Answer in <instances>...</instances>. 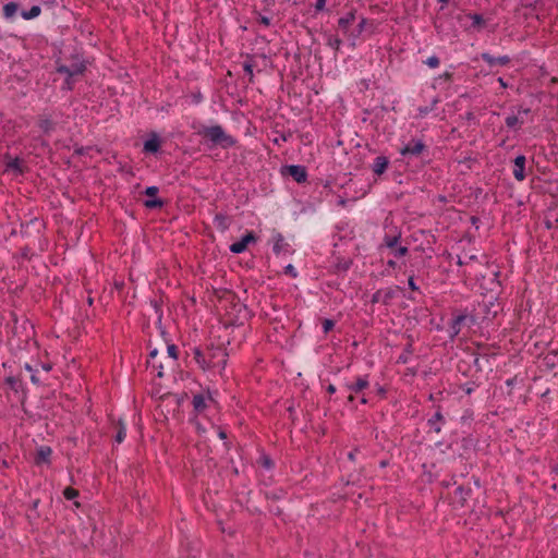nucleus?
Segmentation results:
<instances>
[{"instance_id": "nucleus-1", "label": "nucleus", "mask_w": 558, "mask_h": 558, "mask_svg": "<svg viewBox=\"0 0 558 558\" xmlns=\"http://www.w3.org/2000/svg\"><path fill=\"white\" fill-rule=\"evenodd\" d=\"M193 356L202 369H217L220 374L225 369L228 361V353L226 349L220 345L207 347L205 350L194 348Z\"/></svg>"}, {"instance_id": "nucleus-2", "label": "nucleus", "mask_w": 558, "mask_h": 558, "mask_svg": "<svg viewBox=\"0 0 558 558\" xmlns=\"http://www.w3.org/2000/svg\"><path fill=\"white\" fill-rule=\"evenodd\" d=\"M197 134L210 141L214 146H220L221 148H230L236 143V141L231 135L227 134L223 128L219 124L211 126L204 125L197 131Z\"/></svg>"}, {"instance_id": "nucleus-3", "label": "nucleus", "mask_w": 558, "mask_h": 558, "mask_svg": "<svg viewBox=\"0 0 558 558\" xmlns=\"http://www.w3.org/2000/svg\"><path fill=\"white\" fill-rule=\"evenodd\" d=\"M69 64L57 63V72L70 76L82 75L86 71V63L78 53H73L69 58Z\"/></svg>"}, {"instance_id": "nucleus-4", "label": "nucleus", "mask_w": 558, "mask_h": 558, "mask_svg": "<svg viewBox=\"0 0 558 558\" xmlns=\"http://www.w3.org/2000/svg\"><path fill=\"white\" fill-rule=\"evenodd\" d=\"M498 308L499 304H495L494 302H482L475 310V314L470 316V320L472 323H476L478 318L482 320H492L497 316Z\"/></svg>"}, {"instance_id": "nucleus-5", "label": "nucleus", "mask_w": 558, "mask_h": 558, "mask_svg": "<svg viewBox=\"0 0 558 558\" xmlns=\"http://www.w3.org/2000/svg\"><path fill=\"white\" fill-rule=\"evenodd\" d=\"M401 239V233L396 232L395 234H385L384 244L386 247L391 248L395 257L405 256L409 252L407 246L399 245L398 243Z\"/></svg>"}, {"instance_id": "nucleus-6", "label": "nucleus", "mask_w": 558, "mask_h": 558, "mask_svg": "<svg viewBox=\"0 0 558 558\" xmlns=\"http://www.w3.org/2000/svg\"><path fill=\"white\" fill-rule=\"evenodd\" d=\"M401 287L396 286L395 288H388L386 290H377L372 295V303H384L385 305L390 304V302L397 296V293L401 291Z\"/></svg>"}, {"instance_id": "nucleus-7", "label": "nucleus", "mask_w": 558, "mask_h": 558, "mask_svg": "<svg viewBox=\"0 0 558 558\" xmlns=\"http://www.w3.org/2000/svg\"><path fill=\"white\" fill-rule=\"evenodd\" d=\"M283 174H288L293 178L298 183H303L307 180V171L304 166L290 165L283 168Z\"/></svg>"}, {"instance_id": "nucleus-8", "label": "nucleus", "mask_w": 558, "mask_h": 558, "mask_svg": "<svg viewBox=\"0 0 558 558\" xmlns=\"http://www.w3.org/2000/svg\"><path fill=\"white\" fill-rule=\"evenodd\" d=\"M531 112L530 108L520 107L518 109V114H510L506 118L505 123L508 129L519 130L521 125L524 123L522 114L526 116Z\"/></svg>"}, {"instance_id": "nucleus-9", "label": "nucleus", "mask_w": 558, "mask_h": 558, "mask_svg": "<svg viewBox=\"0 0 558 558\" xmlns=\"http://www.w3.org/2000/svg\"><path fill=\"white\" fill-rule=\"evenodd\" d=\"M426 149V145L421 140L410 141L401 150L400 154L403 156H418Z\"/></svg>"}, {"instance_id": "nucleus-10", "label": "nucleus", "mask_w": 558, "mask_h": 558, "mask_svg": "<svg viewBox=\"0 0 558 558\" xmlns=\"http://www.w3.org/2000/svg\"><path fill=\"white\" fill-rule=\"evenodd\" d=\"M256 241V236L253 232H247L240 241L234 242L230 245V251L234 254L243 253L250 243Z\"/></svg>"}, {"instance_id": "nucleus-11", "label": "nucleus", "mask_w": 558, "mask_h": 558, "mask_svg": "<svg viewBox=\"0 0 558 558\" xmlns=\"http://www.w3.org/2000/svg\"><path fill=\"white\" fill-rule=\"evenodd\" d=\"M481 58L484 62H486L490 68L500 65L505 66L510 63V58L508 56L494 57L488 52H484L481 54Z\"/></svg>"}, {"instance_id": "nucleus-12", "label": "nucleus", "mask_w": 558, "mask_h": 558, "mask_svg": "<svg viewBox=\"0 0 558 558\" xmlns=\"http://www.w3.org/2000/svg\"><path fill=\"white\" fill-rule=\"evenodd\" d=\"M446 423V420L440 411V408L438 407L435 414L428 418L427 425L432 430L439 434L441 432V426Z\"/></svg>"}, {"instance_id": "nucleus-13", "label": "nucleus", "mask_w": 558, "mask_h": 558, "mask_svg": "<svg viewBox=\"0 0 558 558\" xmlns=\"http://www.w3.org/2000/svg\"><path fill=\"white\" fill-rule=\"evenodd\" d=\"M525 156L519 155L514 159V169H513V177L518 181H523L525 179L524 168H525Z\"/></svg>"}, {"instance_id": "nucleus-14", "label": "nucleus", "mask_w": 558, "mask_h": 558, "mask_svg": "<svg viewBox=\"0 0 558 558\" xmlns=\"http://www.w3.org/2000/svg\"><path fill=\"white\" fill-rule=\"evenodd\" d=\"M389 166V159L386 156H378L374 159L373 165L371 166L372 171L376 175H381L385 173Z\"/></svg>"}, {"instance_id": "nucleus-15", "label": "nucleus", "mask_w": 558, "mask_h": 558, "mask_svg": "<svg viewBox=\"0 0 558 558\" xmlns=\"http://www.w3.org/2000/svg\"><path fill=\"white\" fill-rule=\"evenodd\" d=\"M470 319V316L468 314H459L454 316L450 323V337L454 338L458 336L461 331V325L466 320Z\"/></svg>"}, {"instance_id": "nucleus-16", "label": "nucleus", "mask_w": 558, "mask_h": 558, "mask_svg": "<svg viewBox=\"0 0 558 558\" xmlns=\"http://www.w3.org/2000/svg\"><path fill=\"white\" fill-rule=\"evenodd\" d=\"M368 386H369V381H368L367 376H363V377H357L354 383L347 384L345 388L351 392L360 393L363 390H365L366 388H368Z\"/></svg>"}, {"instance_id": "nucleus-17", "label": "nucleus", "mask_w": 558, "mask_h": 558, "mask_svg": "<svg viewBox=\"0 0 558 558\" xmlns=\"http://www.w3.org/2000/svg\"><path fill=\"white\" fill-rule=\"evenodd\" d=\"M51 453H52V450L49 446L39 447L36 452V456H35V463L36 464L50 463Z\"/></svg>"}, {"instance_id": "nucleus-18", "label": "nucleus", "mask_w": 558, "mask_h": 558, "mask_svg": "<svg viewBox=\"0 0 558 558\" xmlns=\"http://www.w3.org/2000/svg\"><path fill=\"white\" fill-rule=\"evenodd\" d=\"M160 144L161 142L158 135L156 133H153L151 137L144 143V151L156 154L160 148Z\"/></svg>"}, {"instance_id": "nucleus-19", "label": "nucleus", "mask_w": 558, "mask_h": 558, "mask_svg": "<svg viewBox=\"0 0 558 558\" xmlns=\"http://www.w3.org/2000/svg\"><path fill=\"white\" fill-rule=\"evenodd\" d=\"M355 20V11L354 10H351L350 12H348L344 16L340 17L339 21H338V27L344 33L347 34L348 31H349V27L350 25L354 22Z\"/></svg>"}, {"instance_id": "nucleus-20", "label": "nucleus", "mask_w": 558, "mask_h": 558, "mask_svg": "<svg viewBox=\"0 0 558 558\" xmlns=\"http://www.w3.org/2000/svg\"><path fill=\"white\" fill-rule=\"evenodd\" d=\"M544 365L549 369L558 367V351L548 352L543 359Z\"/></svg>"}, {"instance_id": "nucleus-21", "label": "nucleus", "mask_w": 558, "mask_h": 558, "mask_svg": "<svg viewBox=\"0 0 558 558\" xmlns=\"http://www.w3.org/2000/svg\"><path fill=\"white\" fill-rule=\"evenodd\" d=\"M471 493H472L471 487H469V486L465 487L464 485H459L454 490V494H456V496L459 497V501L461 502L462 506L468 500Z\"/></svg>"}, {"instance_id": "nucleus-22", "label": "nucleus", "mask_w": 558, "mask_h": 558, "mask_svg": "<svg viewBox=\"0 0 558 558\" xmlns=\"http://www.w3.org/2000/svg\"><path fill=\"white\" fill-rule=\"evenodd\" d=\"M7 170L14 171L16 174H23L25 169L22 166V160L20 158H14L7 163Z\"/></svg>"}, {"instance_id": "nucleus-23", "label": "nucleus", "mask_w": 558, "mask_h": 558, "mask_svg": "<svg viewBox=\"0 0 558 558\" xmlns=\"http://www.w3.org/2000/svg\"><path fill=\"white\" fill-rule=\"evenodd\" d=\"M19 10V4L16 2H9L7 4L3 5V16L7 19V20H11L14 17V15L16 14Z\"/></svg>"}, {"instance_id": "nucleus-24", "label": "nucleus", "mask_w": 558, "mask_h": 558, "mask_svg": "<svg viewBox=\"0 0 558 558\" xmlns=\"http://www.w3.org/2000/svg\"><path fill=\"white\" fill-rule=\"evenodd\" d=\"M157 354H158L157 349H154L153 351H150V353H149L150 360L148 361V364L151 365L153 368L158 369V374H157L158 377H162L163 376V373H162L163 365H162V363H156L155 359H156Z\"/></svg>"}, {"instance_id": "nucleus-25", "label": "nucleus", "mask_w": 558, "mask_h": 558, "mask_svg": "<svg viewBox=\"0 0 558 558\" xmlns=\"http://www.w3.org/2000/svg\"><path fill=\"white\" fill-rule=\"evenodd\" d=\"M40 12H41V9L39 5H33L29 10L22 11L21 15L24 20H32V19L37 17L40 14Z\"/></svg>"}, {"instance_id": "nucleus-26", "label": "nucleus", "mask_w": 558, "mask_h": 558, "mask_svg": "<svg viewBox=\"0 0 558 558\" xmlns=\"http://www.w3.org/2000/svg\"><path fill=\"white\" fill-rule=\"evenodd\" d=\"M192 403H193L194 410L196 412H202L206 408V402H205V398L203 395H195L193 397Z\"/></svg>"}, {"instance_id": "nucleus-27", "label": "nucleus", "mask_w": 558, "mask_h": 558, "mask_svg": "<svg viewBox=\"0 0 558 558\" xmlns=\"http://www.w3.org/2000/svg\"><path fill=\"white\" fill-rule=\"evenodd\" d=\"M235 300V295L232 294V293H229V296L227 298V301H230V303L232 304V310L238 314H240L242 311H245L246 310V306L244 304H242L241 302H234Z\"/></svg>"}, {"instance_id": "nucleus-28", "label": "nucleus", "mask_w": 558, "mask_h": 558, "mask_svg": "<svg viewBox=\"0 0 558 558\" xmlns=\"http://www.w3.org/2000/svg\"><path fill=\"white\" fill-rule=\"evenodd\" d=\"M342 40L338 36L328 35L327 36V46L332 48L336 52L339 51Z\"/></svg>"}, {"instance_id": "nucleus-29", "label": "nucleus", "mask_w": 558, "mask_h": 558, "mask_svg": "<svg viewBox=\"0 0 558 558\" xmlns=\"http://www.w3.org/2000/svg\"><path fill=\"white\" fill-rule=\"evenodd\" d=\"M468 16L473 21L472 26L475 28H481L485 25V20L481 14L470 13Z\"/></svg>"}, {"instance_id": "nucleus-30", "label": "nucleus", "mask_w": 558, "mask_h": 558, "mask_svg": "<svg viewBox=\"0 0 558 558\" xmlns=\"http://www.w3.org/2000/svg\"><path fill=\"white\" fill-rule=\"evenodd\" d=\"M165 202L160 198L146 199L144 206L148 209L161 208Z\"/></svg>"}, {"instance_id": "nucleus-31", "label": "nucleus", "mask_w": 558, "mask_h": 558, "mask_svg": "<svg viewBox=\"0 0 558 558\" xmlns=\"http://www.w3.org/2000/svg\"><path fill=\"white\" fill-rule=\"evenodd\" d=\"M125 435H126V433H125V425H124V424H123V422L120 420V421L118 422V432H117V435H116V437H114L116 441H117L118 444H121V442L124 440Z\"/></svg>"}, {"instance_id": "nucleus-32", "label": "nucleus", "mask_w": 558, "mask_h": 558, "mask_svg": "<svg viewBox=\"0 0 558 558\" xmlns=\"http://www.w3.org/2000/svg\"><path fill=\"white\" fill-rule=\"evenodd\" d=\"M215 222H216L217 227H218L220 230H222V231L227 230V229H228V227H229V223H228V219H227V217H226V216H223V215H220V214H219V215H216V217H215Z\"/></svg>"}, {"instance_id": "nucleus-33", "label": "nucleus", "mask_w": 558, "mask_h": 558, "mask_svg": "<svg viewBox=\"0 0 558 558\" xmlns=\"http://www.w3.org/2000/svg\"><path fill=\"white\" fill-rule=\"evenodd\" d=\"M149 305L155 313L158 323H161L162 312L157 300H150Z\"/></svg>"}, {"instance_id": "nucleus-34", "label": "nucleus", "mask_w": 558, "mask_h": 558, "mask_svg": "<svg viewBox=\"0 0 558 558\" xmlns=\"http://www.w3.org/2000/svg\"><path fill=\"white\" fill-rule=\"evenodd\" d=\"M253 66H254V64L252 63L251 59L246 60L243 63V70L248 75V81L250 82H253V77H254Z\"/></svg>"}, {"instance_id": "nucleus-35", "label": "nucleus", "mask_w": 558, "mask_h": 558, "mask_svg": "<svg viewBox=\"0 0 558 558\" xmlns=\"http://www.w3.org/2000/svg\"><path fill=\"white\" fill-rule=\"evenodd\" d=\"M63 496L68 500H73V499H75L78 496V490H76V489H74L72 487H66L63 490Z\"/></svg>"}, {"instance_id": "nucleus-36", "label": "nucleus", "mask_w": 558, "mask_h": 558, "mask_svg": "<svg viewBox=\"0 0 558 558\" xmlns=\"http://www.w3.org/2000/svg\"><path fill=\"white\" fill-rule=\"evenodd\" d=\"M53 122L49 119H45V120H41L40 123H39V128L45 132V133H49L50 131L53 130Z\"/></svg>"}, {"instance_id": "nucleus-37", "label": "nucleus", "mask_w": 558, "mask_h": 558, "mask_svg": "<svg viewBox=\"0 0 558 558\" xmlns=\"http://www.w3.org/2000/svg\"><path fill=\"white\" fill-rule=\"evenodd\" d=\"M282 242H283V236L281 234H278L277 235V240L272 246V251L275 252V254L279 255L281 250H282Z\"/></svg>"}, {"instance_id": "nucleus-38", "label": "nucleus", "mask_w": 558, "mask_h": 558, "mask_svg": "<svg viewBox=\"0 0 558 558\" xmlns=\"http://www.w3.org/2000/svg\"><path fill=\"white\" fill-rule=\"evenodd\" d=\"M335 327V322L332 319L325 318L323 320V330L325 333H328Z\"/></svg>"}, {"instance_id": "nucleus-39", "label": "nucleus", "mask_w": 558, "mask_h": 558, "mask_svg": "<svg viewBox=\"0 0 558 558\" xmlns=\"http://www.w3.org/2000/svg\"><path fill=\"white\" fill-rule=\"evenodd\" d=\"M167 351H168V355L170 357H172L173 360H177L178 359V353H179V350L177 348V345L174 344H169L168 348H167Z\"/></svg>"}, {"instance_id": "nucleus-40", "label": "nucleus", "mask_w": 558, "mask_h": 558, "mask_svg": "<svg viewBox=\"0 0 558 558\" xmlns=\"http://www.w3.org/2000/svg\"><path fill=\"white\" fill-rule=\"evenodd\" d=\"M74 76L66 75L63 84V89L72 90L74 86Z\"/></svg>"}, {"instance_id": "nucleus-41", "label": "nucleus", "mask_w": 558, "mask_h": 558, "mask_svg": "<svg viewBox=\"0 0 558 558\" xmlns=\"http://www.w3.org/2000/svg\"><path fill=\"white\" fill-rule=\"evenodd\" d=\"M425 63L429 66V68H437L439 65V58L436 57V56H432L429 57Z\"/></svg>"}, {"instance_id": "nucleus-42", "label": "nucleus", "mask_w": 558, "mask_h": 558, "mask_svg": "<svg viewBox=\"0 0 558 558\" xmlns=\"http://www.w3.org/2000/svg\"><path fill=\"white\" fill-rule=\"evenodd\" d=\"M477 260V257L476 255H469L466 256L464 259H462L461 257L458 258V265L462 266V265H466L469 264L470 262H475Z\"/></svg>"}, {"instance_id": "nucleus-43", "label": "nucleus", "mask_w": 558, "mask_h": 558, "mask_svg": "<svg viewBox=\"0 0 558 558\" xmlns=\"http://www.w3.org/2000/svg\"><path fill=\"white\" fill-rule=\"evenodd\" d=\"M158 191H159V189L157 186L153 185V186L146 187L144 193H145V195H147L149 197H154L158 194Z\"/></svg>"}, {"instance_id": "nucleus-44", "label": "nucleus", "mask_w": 558, "mask_h": 558, "mask_svg": "<svg viewBox=\"0 0 558 558\" xmlns=\"http://www.w3.org/2000/svg\"><path fill=\"white\" fill-rule=\"evenodd\" d=\"M351 264H352L351 260H344V262L338 263L337 269L341 270V271H347L350 268Z\"/></svg>"}, {"instance_id": "nucleus-45", "label": "nucleus", "mask_w": 558, "mask_h": 558, "mask_svg": "<svg viewBox=\"0 0 558 558\" xmlns=\"http://www.w3.org/2000/svg\"><path fill=\"white\" fill-rule=\"evenodd\" d=\"M284 274L290 275L293 278H295L298 276L295 268L291 264H289L284 267Z\"/></svg>"}, {"instance_id": "nucleus-46", "label": "nucleus", "mask_w": 558, "mask_h": 558, "mask_svg": "<svg viewBox=\"0 0 558 558\" xmlns=\"http://www.w3.org/2000/svg\"><path fill=\"white\" fill-rule=\"evenodd\" d=\"M366 23H367V20L364 17L360 21V23L357 24L356 34L354 35V37L359 36L363 32Z\"/></svg>"}, {"instance_id": "nucleus-47", "label": "nucleus", "mask_w": 558, "mask_h": 558, "mask_svg": "<svg viewBox=\"0 0 558 558\" xmlns=\"http://www.w3.org/2000/svg\"><path fill=\"white\" fill-rule=\"evenodd\" d=\"M408 284H409V288L412 290V291H417L418 290V287L416 286L415 281H414V278L413 276H410L409 279H408Z\"/></svg>"}, {"instance_id": "nucleus-48", "label": "nucleus", "mask_w": 558, "mask_h": 558, "mask_svg": "<svg viewBox=\"0 0 558 558\" xmlns=\"http://www.w3.org/2000/svg\"><path fill=\"white\" fill-rule=\"evenodd\" d=\"M327 0H316L315 9L316 11H323L325 9Z\"/></svg>"}, {"instance_id": "nucleus-49", "label": "nucleus", "mask_w": 558, "mask_h": 558, "mask_svg": "<svg viewBox=\"0 0 558 558\" xmlns=\"http://www.w3.org/2000/svg\"><path fill=\"white\" fill-rule=\"evenodd\" d=\"M7 384L12 388V389H16L15 386H16V383H17V379L15 377H8L5 379Z\"/></svg>"}, {"instance_id": "nucleus-50", "label": "nucleus", "mask_w": 558, "mask_h": 558, "mask_svg": "<svg viewBox=\"0 0 558 558\" xmlns=\"http://www.w3.org/2000/svg\"><path fill=\"white\" fill-rule=\"evenodd\" d=\"M269 511L272 512L276 515H280L281 514V509L279 507H275V508L270 507Z\"/></svg>"}, {"instance_id": "nucleus-51", "label": "nucleus", "mask_w": 558, "mask_h": 558, "mask_svg": "<svg viewBox=\"0 0 558 558\" xmlns=\"http://www.w3.org/2000/svg\"><path fill=\"white\" fill-rule=\"evenodd\" d=\"M357 449H354L353 451L349 452L348 453V458L351 460V461H354L355 460V453H356Z\"/></svg>"}, {"instance_id": "nucleus-52", "label": "nucleus", "mask_w": 558, "mask_h": 558, "mask_svg": "<svg viewBox=\"0 0 558 558\" xmlns=\"http://www.w3.org/2000/svg\"><path fill=\"white\" fill-rule=\"evenodd\" d=\"M31 380L33 384L35 385H38L39 384V378L33 373L32 376H31Z\"/></svg>"}, {"instance_id": "nucleus-53", "label": "nucleus", "mask_w": 558, "mask_h": 558, "mask_svg": "<svg viewBox=\"0 0 558 558\" xmlns=\"http://www.w3.org/2000/svg\"><path fill=\"white\" fill-rule=\"evenodd\" d=\"M327 391H328L330 395H332V393H335V392H336V387H335L332 384H330V385H328V387H327Z\"/></svg>"}, {"instance_id": "nucleus-54", "label": "nucleus", "mask_w": 558, "mask_h": 558, "mask_svg": "<svg viewBox=\"0 0 558 558\" xmlns=\"http://www.w3.org/2000/svg\"><path fill=\"white\" fill-rule=\"evenodd\" d=\"M260 22L267 26L270 24V20L267 16H262Z\"/></svg>"}, {"instance_id": "nucleus-55", "label": "nucleus", "mask_w": 558, "mask_h": 558, "mask_svg": "<svg viewBox=\"0 0 558 558\" xmlns=\"http://www.w3.org/2000/svg\"><path fill=\"white\" fill-rule=\"evenodd\" d=\"M465 119H466L468 121H471V120H474V119H475V116H474V113H473V112H468V113L465 114Z\"/></svg>"}, {"instance_id": "nucleus-56", "label": "nucleus", "mask_w": 558, "mask_h": 558, "mask_svg": "<svg viewBox=\"0 0 558 558\" xmlns=\"http://www.w3.org/2000/svg\"><path fill=\"white\" fill-rule=\"evenodd\" d=\"M387 265H388L389 267H391V268H395V267H396V265H397V263H396L393 259H389V260L387 262Z\"/></svg>"}, {"instance_id": "nucleus-57", "label": "nucleus", "mask_w": 558, "mask_h": 558, "mask_svg": "<svg viewBox=\"0 0 558 558\" xmlns=\"http://www.w3.org/2000/svg\"><path fill=\"white\" fill-rule=\"evenodd\" d=\"M498 83L500 84L501 87L506 88L507 87V83L504 81L502 77H499L498 78Z\"/></svg>"}, {"instance_id": "nucleus-58", "label": "nucleus", "mask_w": 558, "mask_h": 558, "mask_svg": "<svg viewBox=\"0 0 558 558\" xmlns=\"http://www.w3.org/2000/svg\"><path fill=\"white\" fill-rule=\"evenodd\" d=\"M474 364H475V366L477 367V369H478V371H481V369H482V366L480 365V357H476V359L474 360Z\"/></svg>"}, {"instance_id": "nucleus-59", "label": "nucleus", "mask_w": 558, "mask_h": 558, "mask_svg": "<svg viewBox=\"0 0 558 558\" xmlns=\"http://www.w3.org/2000/svg\"><path fill=\"white\" fill-rule=\"evenodd\" d=\"M218 435H219V438H221V439H226L227 438V434H226L225 430H220Z\"/></svg>"}, {"instance_id": "nucleus-60", "label": "nucleus", "mask_w": 558, "mask_h": 558, "mask_svg": "<svg viewBox=\"0 0 558 558\" xmlns=\"http://www.w3.org/2000/svg\"><path fill=\"white\" fill-rule=\"evenodd\" d=\"M38 504H39V499L34 500L32 504V508L36 509L38 507Z\"/></svg>"}, {"instance_id": "nucleus-61", "label": "nucleus", "mask_w": 558, "mask_h": 558, "mask_svg": "<svg viewBox=\"0 0 558 558\" xmlns=\"http://www.w3.org/2000/svg\"><path fill=\"white\" fill-rule=\"evenodd\" d=\"M477 221H478V218H477V217H475V216H472V217H471V222H472L473 225H475Z\"/></svg>"}, {"instance_id": "nucleus-62", "label": "nucleus", "mask_w": 558, "mask_h": 558, "mask_svg": "<svg viewBox=\"0 0 558 558\" xmlns=\"http://www.w3.org/2000/svg\"><path fill=\"white\" fill-rule=\"evenodd\" d=\"M378 393L384 396L386 393V390L383 387L378 388Z\"/></svg>"}, {"instance_id": "nucleus-63", "label": "nucleus", "mask_w": 558, "mask_h": 558, "mask_svg": "<svg viewBox=\"0 0 558 558\" xmlns=\"http://www.w3.org/2000/svg\"><path fill=\"white\" fill-rule=\"evenodd\" d=\"M25 369L33 373V367L29 364H25Z\"/></svg>"}, {"instance_id": "nucleus-64", "label": "nucleus", "mask_w": 558, "mask_h": 558, "mask_svg": "<svg viewBox=\"0 0 558 558\" xmlns=\"http://www.w3.org/2000/svg\"><path fill=\"white\" fill-rule=\"evenodd\" d=\"M354 401V396L352 393H350L348 396V402H353Z\"/></svg>"}]
</instances>
